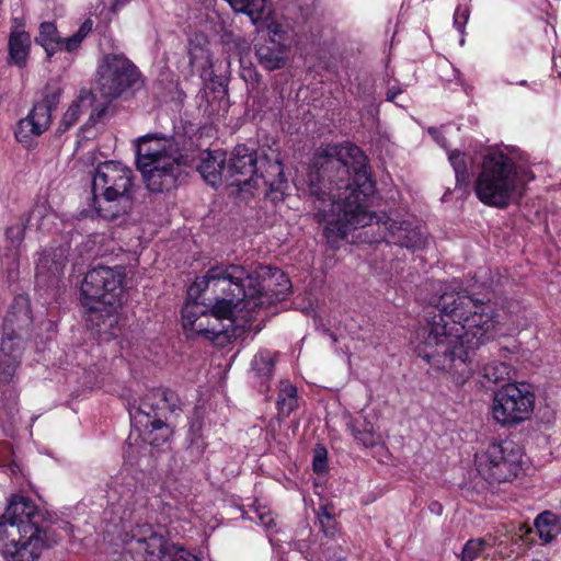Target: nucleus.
Listing matches in <instances>:
<instances>
[{"label": "nucleus", "mask_w": 561, "mask_h": 561, "mask_svg": "<svg viewBox=\"0 0 561 561\" xmlns=\"http://www.w3.org/2000/svg\"><path fill=\"white\" fill-rule=\"evenodd\" d=\"M259 172L254 178L239 179L233 183L242 191L265 188V194L273 199L280 198L287 186L279 152L271 149V154L260 157Z\"/></svg>", "instance_id": "14"}, {"label": "nucleus", "mask_w": 561, "mask_h": 561, "mask_svg": "<svg viewBox=\"0 0 561 561\" xmlns=\"http://www.w3.org/2000/svg\"><path fill=\"white\" fill-rule=\"evenodd\" d=\"M13 23L14 25L11 30L8 41V64L23 68L26 66L30 56L31 36L23 30V25L19 22L18 19H14Z\"/></svg>", "instance_id": "25"}, {"label": "nucleus", "mask_w": 561, "mask_h": 561, "mask_svg": "<svg viewBox=\"0 0 561 561\" xmlns=\"http://www.w3.org/2000/svg\"><path fill=\"white\" fill-rule=\"evenodd\" d=\"M165 559V561H202L195 554L175 543H171L168 550V558Z\"/></svg>", "instance_id": "39"}, {"label": "nucleus", "mask_w": 561, "mask_h": 561, "mask_svg": "<svg viewBox=\"0 0 561 561\" xmlns=\"http://www.w3.org/2000/svg\"><path fill=\"white\" fill-rule=\"evenodd\" d=\"M32 321L27 296H16L4 318L3 333L0 342V357L20 360L23 352V337Z\"/></svg>", "instance_id": "13"}, {"label": "nucleus", "mask_w": 561, "mask_h": 561, "mask_svg": "<svg viewBox=\"0 0 561 561\" xmlns=\"http://www.w3.org/2000/svg\"><path fill=\"white\" fill-rule=\"evenodd\" d=\"M92 26L93 22L88 19L73 35L62 38L55 23L47 21L42 22L39 24L38 35L35 37V43L44 48L49 58L61 50L75 53L81 46L82 41L92 31Z\"/></svg>", "instance_id": "17"}, {"label": "nucleus", "mask_w": 561, "mask_h": 561, "mask_svg": "<svg viewBox=\"0 0 561 561\" xmlns=\"http://www.w3.org/2000/svg\"><path fill=\"white\" fill-rule=\"evenodd\" d=\"M277 405L285 415H289L297 408V388L293 383L280 382Z\"/></svg>", "instance_id": "32"}, {"label": "nucleus", "mask_w": 561, "mask_h": 561, "mask_svg": "<svg viewBox=\"0 0 561 561\" xmlns=\"http://www.w3.org/2000/svg\"><path fill=\"white\" fill-rule=\"evenodd\" d=\"M94 96L90 91L82 90L79 96L72 102V104L64 114L58 127V131L65 133L67 129L72 127L78 122L83 111L91 105Z\"/></svg>", "instance_id": "27"}, {"label": "nucleus", "mask_w": 561, "mask_h": 561, "mask_svg": "<svg viewBox=\"0 0 561 561\" xmlns=\"http://www.w3.org/2000/svg\"><path fill=\"white\" fill-rule=\"evenodd\" d=\"M131 170L118 161H105L98 165L92 182V208L105 220H116L133 207L130 190Z\"/></svg>", "instance_id": "6"}, {"label": "nucleus", "mask_w": 561, "mask_h": 561, "mask_svg": "<svg viewBox=\"0 0 561 561\" xmlns=\"http://www.w3.org/2000/svg\"><path fill=\"white\" fill-rule=\"evenodd\" d=\"M178 158H183V156L173 148V141L170 138L148 134L137 140V165H150L158 160L165 161Z\"/></svg>", "instance_id": "19"}, {"label": "nucleus", "mask_w": 561, "mask_h": 561, "mask_svg": "<svg viewBox=\"0 0 561 561\" xmlns=\"http://www.w3.org/2000/svg\"><path fill=\"white\" fill-rule=\"evenodd\" d=\"M220 266H233L243 271L239 280L233 284L241 287L240 304L245 314L241 316L249 321L255 318L261 310L266 309L275 301L283 300L289 294L291 284L286 274L276 267L260 266L254 273H250L242 265L219 264Z\"/></svg>", "instance_id": "7"}, {"label": "nucleus", "mask_w": 561, "mask_h": 561, "mask_svg": "<svg viewBox=\"0 0 561 561\" xmlns=\"http://www.w3.org/2000/svg\"><path fill=\"white\" fill-rule=\"evenodd\" d=\"M353 436L365 447H374L381 442V436L371 424H366L363 430L353 428Z\"/></svg>", "instance_id": "36"}, {"label": "nucleus", "mask_w": 561, "mask_h": 561, "mask_svg": "<svg viewBox=\"0 0 561 561\" xmlns=\"http://www.w3.org/2000/svg\"><path fill=\"white\" fill-rule=\"evenodd\" d=\"M125 271L122 266L90 270L81 284L83 306L91 314L111 318L121 305Z\"/></svg>", "instance_id": "8"}, {"label": "nucleus", "mask_w": 561, "mask_h": 561, "mask_svg": "<svg viewBox=\"0 0 561 561\" xmlns=\"http://www.w3.org/2000/svg\"><path fill=\"white\" fill-rule=\"evenodd\" d=\"M434 306L438 313L417 330L415 352L432 367L468 378L476 350L501 330L500 314L466 290L445 289Z\"/></svg>", "instance_id": "2"}, {"label": "nucleus", "mask_w": 561, "mask_h": 561, "mask_svg": "<svg viewBox=\"0 0 561 561\" xmlns=\"http://www.w3.org/2000/svg\"><path fill=\"white\" fill-rule=\"evenodd\" d=\"M525 185L513 159L497 151L484 156L474 192L484 205L503 209L522 197Z\"/></svg>", "instance_id": "5"}, {"label": "nucleus", "mask_w": 561, "mask_h": 561, "mask_svg": "<svg viewBox=\"0 0 561 561\" xmlns=\"http://www.w3.org/2000/svg\"><path fill=\"white\" fill-rule=\"evenodd\" d=\"M535 527L543 543H549L560 533L557 517L551 512L539 514L535 520Z\"/></svg>", "instance_id": "30"}, {"label": "nucleus", "mask_w": 561, "mask_h": 561, "mask_svg": "<svg viewBox=\"0 0 561 561\" xmlns=\"http://www.w3.org/2000/svg\"><path fill=\"white\" fill-rule=\"evenodd\" d=\"M187 56V64L179 66L186 76H191L195 71L199 72L201 77H208L213 73V60L205 36L196 35L190 39Z\"/></svg>", "instance_id": "22"}, {"label": "nucleus", "mask_w": 561, "mask_h": 561, "mask_svg": "<svg viewBox=\"0 0 561 561\" xmlns=\"http://www.w3.org/2000/svg\"><path fill=\"white\" fill-rule=\"evenodd\" d=\"M45 513L30 497L12 495L0 517V550L7 561H35L47 547Z\"/></svg>", "instance_id": "4"}, {"label": "nucleus", "mask_w": 561, "mask_h": 561, "mask_svg": "<svg viewBox=\"0 0 561 561\" xmlns=\"http://www.w3.org/2000/svg\"><path fill=\"white\" fill-rule=\"evenodd\" d=\"M325 516H327L328 523H331V518H330V516H329L328 514H325ZM320 520H321L322 525H324V520H323L322 518H321ZM323 527H325V526H323ZM324 531H325L328 535H329V534H330V535H332V537H334V536H335L336 527H335V522H334L333 519H332V531H329V529H327V528H324Z\"/></svg>", "instance_id": "45"}, {"label": "nucleus", "mask_w": 561, "mask_h": 561, "mask_svg": "<svg viewBox=\"0 0 561 561\" xmlns=\"http://www.w3.org/2000/svg\"><path fill=\"white\" fill-rule=\"evenodd\" d=\"M47 214V208L45 205L35 206L25 222L16 224L9 227L5 231L7 238L12 242L13 245H18L24 239V232L28 225H33L32 221L35 220V225L37 228H41L39 220H42Z\"/></svg>", "instance_id": "28"}, {"label": "nucleus", "mask_w": 561, "mask_h": 561, "mask_svg": "<svg viewBox=\"0 0 561 561\" xmlns=\"http://www.w3.org/2000/svg\"><path fill=\"white\" fill-rule=\"evenodd\" d=\"M96 89L108 101L118 98L140 80L137 67L123 55L107 54L99 61Z\"/></svg>", "instance_id": "12"}, {"label": "nucleus", "mask_w": 561, "mask_h": 561, "mask_svg": "<svg viewBox=\"0 0 561 561\" xmlns=\"http://www.w3.org/2000/svg\"><path fill=\"white\" fill-rule=\"evenodd\" d=\"M255 50L260 64L268 70H275L285 66L290 45L283 33L274 30L273 36L259 43Z\"/></svg>", "instance_id": "20"}, {"label": "nucleus", "mask_w": 561, "mask_h": 561, "mask_svg": "<svg viewBox=\"0 0 561 561\" xmlns=\"http://www.w3.org/2000/svg\"><path fill=\"white\" fill-rule=\"evenodd\" d=\"M229 4H233L237 8H242L241 2L239 0H226Z\"/></svg>", "instance_id": "47"}, {"label": "nucleus", "mask_w": 561, "mask_h": 561, "mask_svg": "<svg viewBox=\"0 0 561 561\" xmlns=\"http://www.w3.org/2000/svg\"><path fill=\"white\" fill-rule=\"evenodd\" d=\"M0 390L2 394V399L4 401V405L9 409H13L19 400V392L16 391L13 383L0 385Z\"/></svg>", "instance_id": "40"}, {"label": "nucleus", "mask_w": 561, "mask_h": 561, "mask_svg": "<svg viewBox=\"0 0 561 561\" xmlns=\"http://www.w3.org/2000/svg\"><path fill=\"white\" fill-rule=\"evenodd\" d=\"M305 183L314 198L319 221L324 224L325 237L331 242L378 219L366 205L374 192L367 158L353 144L320 147L313 154Z\"/></svg>", "instance_id": "1"}, {"label": "nucleus", "mask_w": 561, "mask_h": 561, "mask_svg": "<svg viewBox=\"0 0 561 561\" xmlns=\"http://www.w3.org/2000/svg\"><path fill=\"white\" fill-rule=\"evenodd\" d=\"M313 470L316 472H323L327 469V449L318 447L314 449V456L312 461Z\"/></svg>", "instance_id": "41"}, {"label": "nucleus", "mask_w": 561, "mask_h": 561, "mask_svg": "<svg viewBox=\"0 0 561 561\" xmlns=\"http://www.w3.org/2000/svg\"><path fill=\"white\" fill-rule=\"evenodd\" d=\"M111 101L108 100H105L104 103L98 105L90 114V121L91 122H99L103 115L105 114V112L107 111V106H108V103Z\"/></svg>", "instance_id": "42"}, {"label": "nucleus", "mask_w": 561, "mask_h": 561, "mask_svg": "<svg viewBox=\"0 0 561 561\" xmlns=\"http://www.w3.org/2000/svg\"><path fill=\"white\" fill-rule=\"evenodd\" d=\"M128 0H113L112 9L117 10L118 8L123 7Z\"/></svg>", "instance_id": "46"}, {"label": "nucleus", "mask_w": 561, "mask_h": 561, "mask_svg": "<svg viewBox=\"0 0 561 561\" xmlns=\"http://www.w3.org/2000/svg\"><path fill=\"white\" fill-rule=\"evenodd\" d=\"M180 400L175 392L167 388H156L149 390L141 399L138 408V414L146 416V422L134 420L142 424L147 432H145L144 439L151 445L160 446L165 443L172 434L171 428L159 417L164 412H175L179 409Z\"/></svg>", "instance_id": "11"}, {"label": "nucleus", "mask_w": 561, "mask_h": 561, "mask_svg": "<svg viewBox=\"0 0 561 561\" xmlns=\"http://www.w3.org/2000/svg\"><path fill=\"white\" fill-rule=\"evenodd\" d=\"M54 104V99L46 98L36 103L26 117L19 121L15 128V138L19 142L30 146L35 137L48 129Z\"/></svg>", "instance_id": "18"}, {"label": "nucleus", "mask_w": 561, "mask_h": 561, "mask_svg": "<svg viewBox=\"0 0 561 561\" xmlns=\"http://www.w3.org/2000/svg\"><path fill=\"white\" fill-rule=\"evenodd\" d=\"M68 261V248L60 245L44 251L36 263V277L38 280L48 282L59 278Z\"/></svg>", "instance_id": "24"}, {"label": "nucleus", "mask_w": 561, "mask_h": 561, "mask_svg": "<svg viewBox=\"0 0 561 561\" xmlns=\"http://www.w3.org/2000/svg\"><path fill=\"white\" fill-rule=\"evenodd\" d=\"M226 157L220 150L207 151L197 165L202 178L211 186L220 183L225 169Z\"/></svg>", "instance_id": "26"}, {"label": "nucleus", "mask_w": 561, "mask_h": 561, "mask_svg": "<svg viewBox=\"0 0 561 561\" xmlns=\"http://www.w3.org/2000/svg\"><path fill=\"white\" fill-rule=\"evenodd\" d=\"M470 10L467 5H458L454 13V27L460 33V45L465 44L466 25L469 21Z\"/></svg>", "instance_id": "38"}, {"label": "nucleus", "mask_w": 561, "mask_h": 561, "mask_svg": "<svg viewBox=\"0 0 561 561\" xmlns=\"http://www.w3.org/2000/svg\"><path fill=\"white\" fill-rule=\"evenodd\" d=\"M534 407L535 396L528 385L508 382L494 392L490 411L496 424L511 427L528 420Z\"/></svg>", "instance_id": "10"}, {"label": "nucleus", "mask_w": 561, "mask_h": 561, "mask_svg": "<svg viewBox=\"0 0 561 561\" xmlns=\"http://www.w3.org/2000/svg\"><path fill=\"white\" fill-rule=\"evenodd\" d=\"M518 84H520V85H527V81H526V80H522V81H519V82H518Z\"/></svg>", "instance_id": "48"}, {"label": "nucleus", "mask_w": 561, "mask_h": 561, "mask_svg": "<svg viewBox=\"0 0 561 561\" xmlns=\"http://www.w3.org/2000/svg\"><path fill=\"white\" fill-rule=\"evenodd\" d=\"M188 162L186 158L158 160L150 165H137L144 181L151 192L160 193L175 187L180 178L186 173Z\"/></svg>", "instance_id": "16"}, {"label": "nucleus", "mask_w": 561, "mask_h": 561, "mask_svg": "<svg viewBox=\"0 0 561 561\" xmlns=\"http://www.w3.org/2000/svg\"><path fill=\"white\" fill-rule=\"evenodd\" d=\"M448 159L455 170L457 186L466 187L469 181V164L472 163V158L465 152L455 150L448 153Z\"/></svg>", "instance_id": "31"}, {"label": "nucleus", "mask_w": 561, "mask_h": 561, "mask_svg": "<svg viewBox=\"0 0 561 561\" xmlns=\"http://www.w3.org/2000/svg\"><path fill=\"white\" fill-rule=\"evenodd\" d=\"M523 458L522 447L511 439L493 442L476 455L479 474L491 483H502L517 477Z\"/></svg>", "instance_id": "9"}, {"label": "nucleus", "mask_w": 561, "mask_h": 561, "mask_svg": "<svg viewBox=\"0 0 561 561\" xmlns=\"http://www.w3.org/2000/svg\"><path fill=\"white\" fill-rule=\"evenodd\" d=\"M259 519L260 524L267 529L275 525L274 518L270 513H261Z\"/></svg>", "instance_id": "43"}, {"label": "nucleus", "mask_w": 561, "mask_h": 561, "mask_svg": "<svg viewBox=\"0 0 561 561\" xmlns=\"http://www.w3.org/2000/svg\"><path fill=\"white\" fill-rule=\"evenodd\" d=\"M260 158L255 150L244 146H237L229 160L228 168L226 170V176L230 180L232 185L233 182L239 179L254 178L259 172Z\"/></svg>", "instance_id": "21"}, {"label": "nucleus", "mask_w": 561, "mask_h": 561, "mask_svg": "<svg viewBox=\"0 0 561 561\" xmlns=\"http://www.w3.org/2000/svg\"><path fill=\"white\" fill-rule=\"evenodd\" d=\"M511 367L502 362H491L484 365L483 376L491 382H500L510 377Z\"/></svg>", "instance_id": "34"}, {"label": "nucleus", "mask_w": 561, "mask_h": 561, "mask_svg": "<svg viewBox=\"0 0 561 561\" xmlns=\"http://www.w3.org/2000/svg\"><path fill=\"white\" fill-rule=\"evenodd\" d=\"M401 92V89H389L387 92V101L393 102L397 95H399Z\"/></svg>", "instance_id": "44"}, {"label": "nucleus", "mask_w": 561, "mask_h": 561, "mask_svg": "<svg viewBox=\"0 0 561 561\" xmlns=\"http://www.w3.org/2000/svg\"><path fill=\"white\" fill-rule=\"evenodd\" d=\"M382 225L389 233V241L400 247L415 250L425 244L423 232L410 221L388 218Z\"/></svg>", "instance_id": "23"}, {"label": "nucleus", "mask_w": 561, "mask_h": 561, "mask_svg": "<svg viewBox=\"0 0 561 561\" xmlns=\"http://www.w3.org/2000/svg\"><path fill=\"white\" fill-rule=\"evenodd\" d=\"M233 266H211L190 286L187 301L182 309V325L188 336L202 335L217 340L228 335L236 319L245 314L240 304L241 287L233 284L243 276Z\"/></svg>", "instance_id": "3"}, {"label": "nucleus", "mask_w": 561, "mask_h": 561, "mask_svg": "<svg viewBox=\"0 0 561 561\" xmlns=\"http://www.w3.org/2000/svg\"><path fill=\"white\" fill-rule=\"evenodd\" d=\"M274 356L266 351L260 352L252 360V368L261 376H270L274 368Z\"/></svg>", "instance_id": "35"}, {"label": "nucleus", "mask_w": 561, "mask_h": 561, "mask_svg": "<svg viewBox=\"0 0 561 561\" xmlns=\"http://www.w3.org/2000/svg\"><path fill=\"white\" fill-rule=\"evenodd\" d=\"M494 537L485 536L469 539L460 552L461 561H476L480 557H486L488 550L494 547Z\"/></svg>", "instance_id": "29"}, {"label": "nucleus", "mask_w": 561, "mask_h": 561, "mask_svg": "<svg viewBox=\"0 0 561 561\" xmlns=\"http://www.w3.org/2000/svg\"><path fill=\"white\" fill-rule=\"evenodd\" d=\"M20 360L9 357H0V385L14 383V376Z\"/></svg>", "instance_id": "37"}, {"label": "nucleus", "mask_w": 561, "mask_h": 561, "mask_svg": "<svg viewBox=\"0 0 561 561\" xmlns=\"http://www.w3.org/2000/svg\"><path fill=\"white\" fill-rule=\"evenodd\" d=\"M241 2V7L237 8L233 4H230L231 9L237 13L247 14L253 23H256L262 19L266 7V0H239Z\"/></svg>", "instance_id": "33"}, {"label": "nucleus", "mask_w": 561, "mask_h": 561, "mask_svg": "<svg viewBox=\"0 0 561 561\" xmlns=\"http://www.w3.org/2000/svg\"><path fill=\"white\" fill-rule=\"evenodd\" d=\"M170 546L162 527L142 524L134 530L129 551L135 561H165Z\"/></svg>", "instance_id": "15"}]
</instances>
